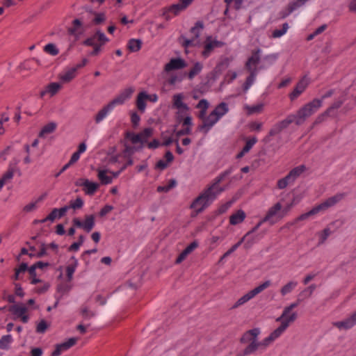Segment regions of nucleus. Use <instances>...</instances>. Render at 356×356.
<instances>
[{
  "mask_svg": "<svg viewBox=\"0 0 356 356\" xmlns=\"http://www.w3.org/2000/svg\"><path fill=\"white\" fill-rule=\"evenodd\" d=\"M260 334L259 328H253L245 332L240 338V343H249L243 350V355H248L256 352L259 348L258 336Z\"/></svg>",
  "mask_w": 356,
  "mask_h": 356,
  "instance_id": "1",
  "label": "nucleus"
},
{
  "mask_svg": "<svg viewBox=\"0 0 356 356\" xmlns=\"http://www.w3.org/2000/svg\"><path fill=\"white\" fill-rule=\"evenodd\" d=\"M342 197H343V195L337 194L333 197L327 198L323 202H322V203L316 205L314 208H312L309 211L302 213L300 216H299L297 218H296L295 222H297L300 220H306L309 216L317 214L318 213H319L321 211H325V210L327 209L328 208L334 206L339 201H340L342 199Z\"/></svg>",
  "mask_w": 356,
  "mask_h": 356,
  "instance_id": "2",
  "label": "nucleus"
},
{
  "mask_svg": "<svg viewBox=\"0 0 356 356\" xmlns=\"http://www.w3.org/2000/svg\"><path fill=\"white\" fill-rule=\"evenodd\" d=\"M322 106V100L314 99L307 103L294 115L296 118V124L300 125L305 122L306 119L314 113Z\"/></svg>",
  "mask_w": 356,
  "mask_h": 356,
  "instance_id": "3",
  "label": "nucleus"
},
{
  "mask_svg": "<svg viewBox=\"0 0 356 356\" xmlns=\"http://www.w3.org/2000/svg\"><path fill=\"white\" fill-rule=\"evenodd\" d=\"M297 318L296 312L292 313L288 319L283 320L281 325L275 329L270 334L262 341H258L259 348H266L271 342L279 337L281 334L288 327L290 323L293 322Z\"/></svg>",
  "mask_w": 356,
  "mask_h": 356,
  "instance_id": "4",
  "label": "nucleus"
},
{
  "mask_svg": "<svg viewBox=\"0 0 356 356\" xmlns=\"http://www.w3.org/2000/svg\"><path fill=\"white\" fill-rule=\"evenodd\" d=\"M232 172V169L229 168L225 170L224 172L220 174L218 177L215 178L213 181V183L209 185L199 195L198 198L195 200V202H197L200 200L203 197L213 198L215 197V194L211 193L212 190H214L216 188V186L218 185L224 179L229 175Z\"/></svg>",
  "mask_w": 356,
  "mask_h": 356,
  "instance_id": "5",
  "label": "nucleus"
},
{
  "mask_svg": "<svg viewBox=\"0 0 356 356\" xmlns=\"http://www.w3.org/2000/svg\"><path fill=\"white\" fill-rule=\"evenodd\" d=\"M270 285V281L268 280L264 282L263 284L259 285L254 289L250 291L248 293L240 298L236 303L231 307L232 309H234L240 305L248 302L251 298H254L256 295L263 291L264 289L268 288Z\"/></svg>",
  "mask_w": 356,
  "mask_h": 356,
  "instance_id": "6",
  "label": "nucleus"
},
{
  "mask_svg": "<svg viewBox=\"0 0 356 356\" xmlns=\"http://www.w3.org/2000/svg\"><path fill=\"white\" fill-rule=\"evenodd\" d=\"M153 134V129L151 127L145 128L143 131L138 134L127 132L126 138H129L133 144L140 143L142 144L147 143V139Z\"/></svg>",
  "mask_w": 356,
  "mask_h": 356,
  "instance_id": "7",
  "label": "nucleus"
},
{
  "mask_svg": "<svg viewBox=\"0 0 356 356\" xmlns=\"http://www.w3.org/2000/svg\"><path fill=\"white\" fill-rule=\"evenodd\" d=\"M95 216L93 214L85 216V220L81 222L79 218H74L72 220L74 227L83 229L86 232L89 233L95 226Z\"/></svg>",
  "mask_w": 356,
  "mask_h": 356,
  "instance_id": "8",
  "label": "nucleus"
},
{
  "mask_svg": "<svg viewBox=\"0 0 356 356\" xmlns=\"http://www.w3.org/2000/svg\"><path fill=\"white\" fill-rule=\"evenodd\" d=\"M124 102V98L122 97L120 95L117 96L109 104H108L106 106H104L98 112V113L95 116V122L99 123L100 121H102L106 117L108 111H110L114 106V105L122 104Z\"/></svg>",
  "mask_w": 356,
  "mask_h": 356,
  "instance_id": "9",
  "label": "nucleus"
},
{
  "mask_svg": "<svg viewBox=\"0 0 356 356\" xmlns=\"http://www.w3.org/2000/svg\"><path fill=\"white\" fill-rule=\"evenodd\" d=\"M295 122L296 124V118L294 115H289L286 119L279 122L273 126L268 133L269 136H274L279 134L284 129L287 128L290 124Z\"/></svg>",
  "mask_w": 356,
  "mask_h": 356,
  "instance_id": "10",
  "label": "nucleus"
},
{
  "mask_svg": "<svg viewBox=\"0 0 356 356\" xmlns=\"http://www.w3.org/2000/svg\"><path fill=\"white\" fill-rule=\"evenodd\" d=\"M309 83V79L305 75L296 84L293 90L289 94V98L291 101L296 99L300 94H302Z\"/></svg>",
  "mask_w": 356,
  "mask_h": 356,
  "instance_id": "11",
  "label": "nucleus"
},
{
  "mask_svg": "<svg viewBox=\"0 0 356 356\" xmlns=\"http://www.w3.org/2000/svg\"><path fill=\"white\" fill-rule=\"evenodd\" d=\"M219 120L220 118L216 115V113L211 111L207 118L204 119L202 124L198 126L197 129L200 131H202L204 134H207Z\"/></svg>",
  "mask_w": 356,
  "mask_h": 356,
  "instance_id": "12",
  "label": "nucleus"
},
{
  "mask_svg": "<svg viewBox=\"0 0 356 356\" xmlns=\"http://www.w3.org/2000/svg\"><path fill=\"white\" fill-rule=\"evenodd\" d=\"M78 341L76 337L70 338L67 341L56 344L55 350L51 353V356H59L62 351L67 350L74 346Z\"/></svg>",
  "mask_w": 356,
  "mask_h": 356,
  "instance_id": "13",
  "label": "nucleus"
},
{
  "mask_svg": "<svg viewBox=\"0 0 356 356\" xmlns=\"http://www.w3.org/2000/svg\"><path fill=\"white\" fill-rule=\"evenodd\" d=\"M225 191V188L223 187H220L218 185L216 186V188H215L214 190H212L211 191V194L212 193H214L215 194V197L213 198H209V197H203L201 200H204V205L203 207H200L199 209H197L195 211V214H193L192 216H197L198 213H202L207 207H208L211 202L212 201H213L216 197H217V195L220 193H221L222 192H223Z\"/></svg>",
  "mask_w": 356,
  "mask_h": 356,
  "instance_id": "14",
  "label": "nucleus"
},
{
  "mask_svg": "<svg viewBox=\"0 0 356 356\" xmlns=\"http://www.w3.org/2000/svg\"><path fill=\"white\" fill-rule=\"evenodd\" d=\"M97 35H98L99 43L93 47V50L90 53V56L98 55L101 51V47L109 41L108 38L100 30H97Z\"/></svg>",
  "mask_w": 356,
  "mask_h": 356,
  "instance_id": "15",
  "label": "nucleus"
},
{
  "mask_svg": "<svg viewBox=\"0 0 356 356\" xmlns=\"http://www.w3.org/2000/svg\"><path fill=\"white\" fill-rule=\"evenodd\" d=\"M222 42L217 40L212 41L211 36H208L206 40V43L204 45V51H202V55L204 57L208 56L215 47H222Z\"/></svg>",
  "mask_w": 356,
  "mask_h": 356,
  "instance_id": "16",
  "label": "nucleus"
},
{
  "mask_svg": "<svg viewBox=\"0 0 356 356\" xmlns=\"http://www.w3.org/2000/svg\"><path fill=\"white\" fill-rule=\"evenodd\" d=\"M186 66V63L182 58H172L168 63L165 65V70L170 72L173 70H179L184 68Z\"/></svg>",
  "mask_w": 356,
  "mask_h": 356,
  "instance_id": "17",
  "label": "nucleus"
},
{
  "mask_svg": "<svg viewBox=\"0 0 356 356\" xmlns=\"http://www.w3.org/2000/svg\"><path fill=\"white\" fill-rule=\"evenodd\" d=\"M308 0H296L294 2L290 3L285 10L280 13V17L286 18L289 15L293 12L298 8L304 5Z\"/></svg>",
  "mask_w": 356,
  "mask_h": 356,
  "instance_id": "18",
  "label": "nucleus"
},
{
  "mask_svg": "<svg viewBox=\"0 0 356 356\" xmlns=\"http://www.w3.org/2000/svg\"><path fill=\"white\" fill-rule=\"evenodd\" d=\"M356 324V311L350 316V318H346L343 321H339L334 323V325L338 328L349 329Z\"/></svg>",
  "mask_w": 356,
  "mask_h": 356,
  "instance_id": "19",
  "label": "nucleus"
},
{
  "mask_svg": "<svg viewBox=\"0 0 356 356\" xmlns=\"http://www.w3.org/2000/svg\"><path fill=\"white\" fill-rule=\"evenodd\" d=\"M192 1L193 0H180L179 3L170 6L168 10L176 15L180 11L186 9L191 3Z\"/></svg>",
  "mask_w": 356,
  "mask_h": 356,
  "instance_id": "20",
  "label": "nucleus"
},
{
  "mask_svg": "<svg viewBox=\"0 0 356 356\" xmlns=\"http://www.w3.org/2000/svg\"><path fill=\"white\" fill-rule=\"evenodd\" d=\"M259 49L257 51H255L252 53V55L251 57L248 58L245 63V67L248 70H254V68H252V65L256 66L259 63L260 61V56H259Z\"/></svg>",
  "mask_w": 356,
  "mask_h": 356,
  "instance_id": "21",
  "label": "nucleus"
},
{
  "mask_svg": "<svg viewBox=\"0 0 356 356\" xmlns=\"http://www.w3.org/2000/svg\"><path fill=\"white\" fill-rule=\"evenodd\" d=\"M245 218V213L243 210H238L229 217V223L235 225L242 222Z\"/></svg>",
  "mask_w": 356,
  "mask_h": 356,
  "instance_id": "22",
  "label": "nucleus"
},
{
  "mask_svg": "<svg viewBox=\"0 0 356 356\" xmlns=\"http://www.w3.org/2000/svg\"><path fill=\"white\" fill-rule=\"evenodd\" d=\"M307 170V168L305 165H300L293 168L289 173L288 176L289 177L291 181L294 182V181L300 176L302 173H303Z\"/></svg>",
  "mask_w": 356,
  "mask_h": 356,
  "instance_id": "23",
  "label": "nucleus"
},
{
  "mask_svg": "<svg viewBox=\"0 0 356 356\" xmlns=\"http://www.w3.org/2000/svg\"><path fill=\"white\" fill-rule=\"evenodd\" d=\"M99 184L95 182L90 181L88 179H86L84 181L83 191L86 195H92L99 188Z\"/></svg>",
  "mask_w": 356,
  "mask_h": 356,
  "instance_id": "24",
  "label": "nucleus"
},
{
  "mask_svg": "<svg viewBox=\"0 0 356 356\" xmlns=\"http://www.w3.org/2000/svg\"><path fill=\"white\" fill-rule=\"evenodd\" d=\"M8 311L13 315L19 318L22 314L27 312V308L23 305H13L9 307Z\"/></svg>",
  "mask_w": 356,
  "mask_h": 356,
  "instance_id": "25",
  "label": "nucleus"
},
{
  "mask_svg": "<svg viewBox=\"0 0 356 356\" xmlns=\"http://www.w3.org/2000/svg\"><path fill=\"white\" fill-rule=\"evenodd\" d=\"M204 23L202 21H197L193 27H192L190 30V32L193 35L191 38L196 41L200 36L201 31L204 29Z\"/></svg>",
  "mask_w": 356,
  "mask_h": 356,
  "instance_id": "26",
  "label": "nucleus"
},
{
  "mask_svg": "<svg viewBox=\"0 0 356 356\" xmlns=\"http://www.w3.org/2000/svg\"><path fill=\"white\" fill-rule=\"evenodd\" d=\"M56 123L54 122H49L42 128L39 132L38 136L43 138L45 135L53 133L56 130Z\"/></svg>",
  "mask_w": 356,
  "mask_h": 356,
  "instance_id": "27",
  "label": "nucleus"
},
{
  "mask_svg": "<svg viewBox=\"0 0 356 356\" xmlns=\"http://www.w3.org/2000/svg\"><path fill=\"white\" fill-rule=\"evenodd\" d=\"M301 300L300 299H298V300L294 302V303H292L289 306L286 307L284 308L282 315L277 318V321H282L283 320H285V319H288L290 316H288V314H289V312L295 307H296L300 302Z\"/></svg>",
  "mask_w": 356,
  "mask_h": 356,
  "instance_id": "28",
  "label": "nucleus"
},
{
  "mask_svg": "<svg viewBox=\"0 0 356 356\" xmlns=\"http://www.w3.org/2000/svg\"><path fill=\"white\" fill-rule=\"evenodd\" d=\"M250 72V75L247 77L245 83L243 86V91H247L250 87L252 85L254 79L257 75V68H254V70H248Z\"/></svg>",
  "mask_w": 356,
  "mask_h": 356,
  "instance_id": "29",
  "label": "nucleus"
},
{
  "mask_svg": "<svg viewBox=\"0 0 356 356\" xmlns=\"http://www.w3.org/2000/svg\"><path fill=\"white\" fill-rule=\"evenodd\" d=\"M149 98V96L147 95L145 92H141L138 94L136 104L139 111L142 112L145 111L146 106V103L145 100Z\"/></svg>",
  "mask_w": 356,
  "mask_h": 356,
  "instance_id": "30",
  "label": "nucleus"
},
{
  "mask_svg": "<svg viewBox=\"0 0 356 356\" xmlns=\"http://www.w3.org/2000/svg\"><path fill=\"white\" fill-rule=\"evenodd\" d=\"M142 47V40L140 39H131L127 44V49L131 52L138 51Z\"/></svg>",
  "mask_w": 356,
  "mask_h": 356,
  "instance_id": "31",
  "label": "nucleus"
},
{
  "mask_svg": "<svg viewBox=\"0 0 356 356\" xmlns=\"http://www.w3.org/2000/svg\"><path fill=\"white\" fill-rule=\"evenodd\" d=\"M229 111L227 104L225 102H221L218 105H217L214 110L212 111L213 113H216V115L220 118L224 115H225Z\"/></svg>",
  "mask_w": 356,
  "mask_h": 356,
  "instance_id": "32",
  "label": "nucleus"
},
{
  "mask_svg": "<svg viewBox=\"0 0 356 356\" xmlns=\"http://www.w3.org/2000/svg\"><path fill=\"white\" fill-rule=\"evenodd\" d=\"M282 209V204L280 202L276 203L273 207L270 208L268 211L266 215L263 218V221H268L270 219L274 216L277 211H279Z\"/></svg>",
  "mask_w": 356,
  "mask_h": 356,
  "instance_id": "33",
  "label": "nucleus"
},
{
  "mask_svg": "<svg viewBox=\"0 0 356 356\" xmlns=\"http://www.w3.org/2000/svg\"><path fill=\"white\" fill-rule=\"evenodd\" d=\"M183 96L181 94H177L173 96L174 105L177 108H183L188 111V106L182 102Z\"/></svg>",
  "mask_w": 356,
  "mask_h": 356,
  "instance_id": "34",
  "label": "nucleus"
},
{
  "mask_svg": "<svg viewBox=\"0 0 356 356\" xmlns=\"http://www.w3.org/2000/svg\"><path fill=\"white\" fill-rule=\"evenodd\" d=\"M76 68L73 67L67 71L64 74L60 75V79L65 83L70 82L76 76Z\"/></svg>",
  "mask_w": 356,
  "mask_h": 356,
  "instance_id": "35",
  "label": "nucleus"
},
{
  "mask_svg": "<svg viewBox=\"0 0 356 356\" xmlns=\"http://www.w3.org/2000/svg\"><path fill=\"white\" fill-rule=\"evenodd\" d=\"M13 341L12 336L10 334L4 335L0 339V349L8 350L10 344Z\"/></svg>",
  "mask_w": 356,
  "mask_h": 356,
  "instance_id": "36",
  "label": "nucleus"
},
{
  "mask_svg": "<svg viewBox=\"0 0 356 356\" xmlns=\"http://www.w3.org/2000/svg\"><path fill=\"white\" fill-rule=\"evenodd\" d=\"M98 178L102 184H108L112 182L113 178L106 175V170H99L98 171Z\"/></svg>",
  "mask_w": 356,
  "mask_h": 356,
  "instance_id": "37",
  "label": "nucleus"
},
{
  "mask_svg": "<svg viewBox=\"0 0 356 356\" xmlns=\"http://www.w3.org/2000/svg\"><path fill=\"white\" fill-rule=\"evenodd\" d=\"M72 259H74V263L72 265L67 266L66 268L67 278L69 282L72 280L73 273L75 271L76 267L77 266L78 261L75 259L74 257H72Z\"/></svg>",
  "mask_w": 356,
  "mask_h": 356,
  "instance_id": "38",
  "label": "nucleus"
},
{
  "mask_svg": "<svg viewBox=\"0 0 356 356\" xmlns=\"http://www.w3.org/2000/svg\"><path fill=\"white\" fill-rule=\"evenodd\" d=\"M91 13L95 15L94 19H92V23L95 25H99L104 23L106 21V15L104 13Z\"/></svg>",
  "mask_w": 356,
  "mask_h": 356,
  "instance_id": "39",
  "label": "nucleus"
},
{
  "mask_svg": "<svg viewBox=\"0 0 356 356\" xmlns=\"http://www.w3.org/2000/svg\"><path fill=\"white\" fill-rule=\"evenodd\" d=\"M202 69V65L200 63H196L188 72V79H193L195 75L198 74L201 72Z\"/></svg>",
  "mask_w": 356,
  "mask_h": 356,
  "instance_id": "40",
  "label": "nucleus"
},
{
  "mask_svg": "<svg viewBox=\"0 0 356 356\" xmlns=\"http://www.w3.org/2000/svg\"><path fill=\"white\" fill-rule=\"evenodd\" d=\"M35 270H36V268L33 265L31 266L28 269V271H29V275L31 278V284H36L40 283L42 282V280L40 279L37 278Z\"/></svg>",
  "mask_w": 356,
  "mask_h": 356,
  "instance_id": "41",
  "label": "nucleus"
},
{
  "mask_svg": "<svg viewBox=\"0 0 356 356\" xmlns=\"http://www.w3.org/2000/svg\"><path fill=\"white\" fill-rule=\"evenodd\" d=\"M72 24H73V26L70 27L67 29L68 33L71 35H74L76 34L77 29L82 26V23L80 19H75L73 20Z\"/></svg>",
  "mask_w": 356,
  "mask_h": 356,
  "instance_id": "42",
  "label": "nucleus"
},
{
  "mask_svg": "<svg viewBox=\"0 0 356 356\" xmlns=\"http://www.w3.org/2000/svg\"><path fill=\"white\" fill-rule=\"evenodd\" d=\"M44 50L45 52L49 54L51 56H56L59 52L56 45L53 43L47 44L44 47Z\"/></svg>",
  "mask_w": 356,
  "mask_h": 356,
  "instance_id": "43",
  "label": "nucleus"
},
{
  "mask_svg": "<svg viewBox=\"0 0 356 356\" xmlns=\"http://www.w3.org/2000/svg\"><path fill=\"white\" fill-rule=\"evenodd\" d=\"M289 26L287 23L283 24L282 28L281 29H275L273 31L272 36L275 38L281 37L286 32Z\"/></svg>",
  "mask_w": 356,
  "mask_h": 356,
  "instance_id": "44",
  "label": "nucleus"
},
{
  "mask_svg": "<svg viewBox=\"0 0 356 356\" xmlns=\"http://www.w3.org/2000/svg\"><path fill=\"white\" fill-rule=\"evenodd\" d=\"M291 183H292V181H291L289 177L286 175L284 178L278 180L277 186L279 189H284L288 186L289 184Z\"/></svg>",
  "mask_w": 356,
  "mask_h": 356,
  "instance_id": "45",
  "label": "nucleus"
},
{
  "mask_svg": "<svg viewBox=\"0 0 356 356\" xmlns=\"http://www.w3.org/2000/svg\"><path fill=\"white\" fill-rule=\"evenodd\" d=\"M331 234V231L329 227L325 228L321 232L319 233L320 240L318 244H323L327 240V237Z\"/></svg>",
  "mask_w": 356,
  "mask_h": 356,
  "instance_id": "46",
  "label": "nucleus"
},
{
  "mask_svg": "<svg viewBox=\"0 0 356 356\" xmlns=\"http://www.w3.org/2000/svg\"><path fill=\"white\" fill-rule=\"evenodd\" d=\"M60 88V84L58 83H51L47 86V92H49L52 96L54 95L58 90Z\"/></svg>",
  "mask_w": 356,
  "mask_h": 356,
  "instance_id": "47",
  "label": "nucleus"
},
{
  "mask_svg": "<svg viewBox=\"0 0 356 356\" xmlns=\"http://www.w3.org/2000/svg\"><path fill=\"white\" fill-rule=\"evenodd\" d=\"M316 289V286L314 284L310 285L309 287L303 290L299 295L300 297L303 298H309L312 296L313 291Z\"/></svg>",
  "mask_w": 356,
  "mask_h": 356,
  "instance_id": "48",
  "label": "nucleus"
},
{
  "mask_svg": "<svg viewBox=\"0 0 356 356\" xmlns=\"http://www.w3.org/2000/svg\"><path fill=\"white\" fill-rule=\"evenodd\" d=\"M95 40H98V35H97V31L94 35H92L91 37L87 38L83 42V44L86 46H90V47H94L97 43H95Z\"/></svg>",
  "mask_w": 356,
  "mask_h": 356,
  "instance_id": "49",
  "label": "nucleus"
},
{
  "mask_svg": "<svg viewBox=\"0 0 356 356\" xmlns=\"http://www.w3.org/2000/svg\"><path fill=\"white\" fill-rule=\"evenodd\" d=\"M257 142V139L256 137H253L247 140L245 146L243 147V152H248Z\"/></svg>",
  "mask_w": 356,
  "mask_h": 356,
  "instance_id": "50",
  "label": "nucleus"
},
{
  "mask_svg": "<svg viewBox=\"0 0 356 356\" xmlns=\"http://www.w3.org/2000/svg\"><path fill=\"white\" fill-rule=\"evenodd\" d=\"M83 200L80 197H78L76 198L74 202L70 203V208H72L74 209H81L83 207Z\"/></svg>",
  "mask_w": 356,
  "mask_h": 356,
  "instance_id": "51",
  "label": "nucleus"
},
{
  "mask_svg": "<svg viewBox=\"0 0 356 356\" xmlns=\"http://www.w3.org/2000/svg\"><path fill=\"white\" fill-rule=\"evenodd\" d=\"M296 283H293L292 282H289L288 284H286V285H284L282 289H281V293L282 295L284 296L286 295V293H289L291 291L293 287L294 286H296Z\"/></svg>",
  "mask_w": 356,
  "mask_h": 356,
  "instance_id": "52",
  "label": "nucleus"
},
{
  "mask_svg": "<svg viewBox=\"0 0 356 356\" xmlns=\"http://www.w3.org/2000/svg\"><path fill=\"white\" fill-rule=\"evenodd\" d=\"M47 327V322L44 320H41L36 327V332L38 333H44Z\"/></svg>",
  "mask_w": 356,
  "mask_h": 356,
  "instance_id": "53",
  "label": "nucleus"
},
{
  "mask_svg": "<svg viewBox=\"0 0 356 356\" xmlns=\"http://www.w3.org/2000/svg\"><path fill=\"white\" fill-rule=\"evenodd\" d=\"M181 39H183V40H184L183 42L181 43V45H182L184 47H185V48H188V47H190V46H194V45H195V40H194V39H193V38H191V39H186V38H185L183 35H181V36L179 38V40H181Z\"/></svg>",
  "mask_w": 356,
  "mask_h": 356,
  "instance_id": "54",
  "label": "nucleus"
},
{
  "mask_svg": "<svg viewBox=\"0 0 356 356\" xmlns=\"http://www.w3.org/2000/svg\"><path fill=\"white\" fill-rule=\"evenodd\" d=\"M134 92V89L131 87H129L125 88L120 95L126 100L131 97Z\"/></svg>",
  "mask_w": 356,
  "mask_h": 356,
  "instance_id": "55",
  "label": "nucleus"
},
{
  "mask_svg": "<svg viewBox=\"0 0 356 356\" xmlns=\"http://www.w3.org/2000/svg\"><path fill=\"white\" fill-rule=\"evenodd\" d=\"M198 247V242L197 241H194L191 243L184 250L185 252L187 254H191L195 248Z\"/></svg>",
  "mask_w": 356,
  "mask_h": 356,
  "instance_id": "56",
  "label": "nucleus"
},
{
  "mask_svg": "<svg viewBox=\"0 0 356 356\" xmlns=\"http://www.w3.org/2000/svg\"><path fill=\"white\" fill-rule=\"evenodd\" d=\"M140 118L136 112H134L131 115V121L134 127H136L139 124Z\"/></svg>",
  "mask_w": 356,
  "mask_h": 356,
  "instance_id": "57",
  "label": "nucleus"
},
{
  "mask_svg": "<svg viewBox=\"0 0 356 356\" xmlns=\"http://www.w3.org/2000/svg\"><path fill=\"white\" fill-rule=\"evenodd\" d=\"M343 103V102L341 99L337 100L327 109V111H329V113L330 114L333 110L340 108Z\"/></svg>",
  "mask_w": 356,
  "mask_h": 356,
  "instance_id": "58",
  "label": "nucleus"
},
{
  "mask_svg": "<svg viewBox=\"0 0 356 356\" xmlns=\"http://www.w3.org/2000/svg\"><path fill=\"white\" fill-rule=\"evenodd\" d=\"M14 168L13 167H10L8 171L3 174L2 178L7 181L8 180L13 178L14 175Z\"/></svg>",
  "mask_w": 356,
  "mask_h": 356,
  "instance_id": "59",
  "label": "nucleus"
},
{
  "mask_svg": "<svg viewBox=\"0 0 356 356\" xmlns=\"http://www.w3.org/2000/svg\"><path fill=\"white\" fill-rule=\"evenodd\" d=\"M113 209V207L111 206V205H105L103 208H102V209L100 210L99 211V216L101 217H103L105 215H106L108 213H109L110 211H111Z\"/></svg>",
  "mask_w": 356,
  "mask_h": 356,
  "instance_id": "60",
  "label": "nucleus"
},
{
  "mask_svg": "<svg viewBox=\"0 0 356 356\" xmlns=\"http://www.w3.org/2000/svg\"><path fill=\"white\" fill-rule=\"evenodd\" d=\"M196 108H200V110H207L209 108V103L207 100L204 99H201L197 104Z\"/></svg>",
  "mask_w": 356,
  "mask_h": 356,
  "instance_id": "61",
  "label": "nucleus"
},
{
  "mask_svg": "<svg viewBox=\"0 0 356 356\" xmlns=\"http://www.w3.org/2000/svg\"><path fill=\"white\" fill-rule=\"evenodd\" d=\"M330 114L329 113V111H325L324 113H323L322 114L319 115L316 120H315V124H319L321 122H322L323 121H324V120L325 119L326 117L329 116Z\"/></svg>",
  "mask_w": 356,
  "mask_h": 356,
  "instance_id": "62",
  "label": "nucleus"
},
{
  "mask_svg": "<svg viewBox=\"0 0 356 356\" xmlns=\"http://www.w3.org/2000/svg\"><path fill=\"white\" fill-rule=\"evenodd\" d=\"M47 254V252L46 245L44 243H41L40 250L39 252L36 254V257L38 258H41Z\"/></svg>",
  "mask_w": 356,
  "mask_h": 356,
  "instance_id": "63",
  "label": "nucleus"
},
{
  "mask_svg": "<svg viewBox=\"0 0 356 356\" xmlns=\"http://www.w3.org/2000/svg\"><path fill=\"white\" fill-rule=\"evenodd\" d=\"M58 209H54L47 216L48 220L53 222L58 217Z\"/></svg>",
  "mask_w": 356,
  "mask_h": 356,
  "instance_id": "64",
  "label": "nucleus"
}]
</instances>
